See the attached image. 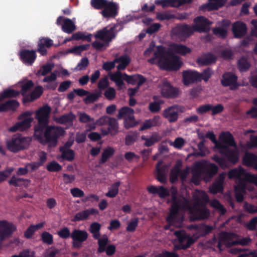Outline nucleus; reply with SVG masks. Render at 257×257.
<instances>
[{"label": "nucleus", "instance_id": "nucleus-25", "mask_svg": "<svg viewBox=\"0 0 257 257\" xmlns=\"http://www.w3.org/2000/svg\"><path fill=\"white\" fill-rule=\"evenodd\" d=\"M53 45V41L48 37L40 38L38 42L37 52L42 56L47 54V48H50Z\"/></svg>", "mask_w": 257, "mask_h": 257}, {"label": "nucleus", "instance_id": "nucleus-54", "mask_svg": "<svg viewBox=\"0 0 257 257\" xmlns=\"http://www.w3.org/2000/svg\"><path fill=\"white\" fill-rule=\"evenodd\" d=\"M114 153L113 148L108 147L104 150L100 160V163H104L107 160L111 157Z\"/></svg>", "mask_w": 257, "mask_h": 257}, {"label": "nucleus", "instance_id": "nucleus-37", "mask_svg": "<svg viewBox=\"0 0 257 257\" xmlns=\"http://www.w3.org/2000/svg\"><path fill=\"white\" fill-rule=\"evenodd\" d=\"M248 185L246 184L245 180H241L235 186V197L237 201L241 202L243 200V195L245 190L247 188Z\"/></svg>", "mask_w": 257, "mask_h": 257}, {"label": "nucleus", "instance_id": "nucleus-40", "mask_svg": "<svg viewBox=\"0 0 257 257\" xmlns=\"http://www.w3.org/2000/svg\"><path fill=\"white\" fill-rule=\"evenodd\" d=\"M110 79L112 81L115 82L116 85L119 89H121L124 85L123 80H124L125 76L124 73H121L119 70L113 73L109 74Z\"/></svg>", "mask_w": 257, "mask_h": 257}, {"label": "nucleus", "instance_id": "nucleus-36", "mask_svg": "<svg viewBox=\"0 0 257 257\" xmlns=\"http://www.w3.org/2000/svg\"><path fill=\"white\" fill-rule=\"evenodd\" d=\"M242 164L257 170V156L250 153H246L242 159Z\"/></svg>", "mask_w": 257, "mask_h": 257}, {"label": "nucleus", "instance_id": "nucleus-44", "mask_svg": "<svg viewBox=\"0 0 257 257\" xmlns=\"http://www.w3.org/2000/svg\"><path fill=\"white\" fill-rule=\"evenodd\" d=\"M114 62L119 64L116 66L118 70H122L125 69L131 62L130 58L126 55H122L114 59Z\"/></svg>", "mask_w": 257, "mask_h": 257}, {"label": "nucleus", "instance_id": "nucleus-21", "mask_svg": "<svg viewBox=\"0 0 257 257\" xmlns=\"http://www.w3.org/2000/svg\"><path fill=\"white\" fill-rule=\"evenodd\" d=\"M36 51L33 50L22 49L19 52V57L24 64L31 66L36 59Z\"/></svg>", "mask_w": 257, "mask_h": 257}, {"label": "nucleus", "instance_id": "nucleus-32", "mask_svg": "<svg viewBox=\"0 0 257 257\" xmlns=\"http://www.w3.org/2000/svg\"><path fill=\"white\" fill-rule=\"evenodd\" d=\"M156 179L161 183H165L166 181V175L168 172L167 166H162V161H159L156 166Z\"/></svg>", "mask_w": 257, "mask_h": 257}, {"label": "nucleus", "instance_id": "nucleus-18", "mask_svg": "<svg viewBox=\"0 0 257 257\" xmlns=\"http://www.w3.org/2000/svg\"><path fill=\"white\" fill-rule=\"evenodd\" d=\"M51 108L48 106H44L36 112V119L38 120V124L35 126H40L41 128L45 127L48 123V119Z\"/></svg>", "mask_w": 257, "mask_h": 257}, {"label": "nucleus", "instance_id": "nucleus-33", "mask_svg": "<svg viewBox=\"0 0 257 257\" xmlns=\"http://www.w3.org/2000/svg\"><path fill=\"white\" fill-rule=\"evenodd\" d=\"M173 53L185 56L191 52V49L185 45L181 44L173 43L169 48Z\"/></svg>", "mask_w": 257, "mask_h": 257}, {"label": "nucleus", "instance_id": "nucleus-1", "mask_svg": "<svg viewBox=\"0 0 257 257\" xmlns=\"http://www.w3.org/2000/svg\"><path fill=\"white\" fill-rule=\"evenodd\" d=\"M151 64L158 63L160 67L166 71H177L183 65L180 57L173 53L169 48L157 46L153 56L148 60Z\"/></svg>", "mask_w": 257, "mask_h": 257}, {"label": "nucleus", "instance_id": "nucleus-55", "mask_svg": "<svg viewBox=\"0 0 257 257\" xmlns=\"http://www.w3.org/2000/svg\"><path fill=\"white\" fill-rule=\"evenodd\" d=\"M108 130L111 135H115L118 131V123L115 118L110 117L108 123Z\"/></svg>", "mask_w": 257, "mask_h": 257}, {"label": "nucleus", "instance_id": "nucleus-61", "mask_svg": "<svg viewBox=\"0 0 257 257\" xmlns=\"http://www.w3.org/2000/svg\"><path fill=\"white\" fill-rule=\"evenodd\" d=\"M62 153V157L67 160L72 161L74 157V153L73 150L65 148H60Z\"/></svg>", "mask_w": 257, "mask_h": 257}, {"label": "nucleus", "instance_id": "nucleus-34", "mask_svg": "<svg viewBox=\"0 0 257 257\" xmlns=\"http://www.w3.org/2000/svg\"><path fill=\"white\" fill-rule=\"evenodd\" d=\"M219 142L222 145L227 146L236 147L232 135L229 132H223L219 135Z\"/></svg>", "mask_w": 257, "mask_h": 257}, {"label": "nucleus", "instance_id": "nucleus-15", "mask_svg": "<svg viewBox=\"0 0 257 257\" xmlns=\"http://www.w3.org/2000/svg\"><path fill=\"white\" fill-rule=\"evenodd\" d=\"M193 30L191 26L187 24H184L176 26L172 30V35L180 39L184 40L192 35Z\"/></svg>", "mask_w": 257, "mask_h": 257}, {"label": "nucleus", "instance_id": "nucleus-26", "mask_svg": "<svg viewBox=\"0 0 257 257\" xmlns=\"http://www.w3.org/2000/svg\"><path fill=\"white\" fill-rule=\"evenodd\" d=\"M199 72L195 70H187L182 72L183 83L188 85L199 81Z\"/></svg>", "mask_w": 257, "mask_h": 257}, {"label": "nucleus", "instance_id": "nucleus-24", "mask_svg": "<svg viewBox=\"0 0 257 257\" xmlns=\"http://www.w3.org/2000/svg\"><path fill=\"white\" fill-rule=\"evenodd\" d=\"M161 90L162 96H176L178 89L174 87L168 81L164 80L159 85Z\"/></svg>", "mask_w": 257, "mask_h": 257}, {"label": "nucleus", "instance_id": "nucleus-20", "mask_svg": "<svg viewBox=\"0 0 257 257\" xmlns=\"http://www.w3.org/2000/svg\"><path fill=\"white\" fill-rule=\"evenodd\" d=\"M16 230V226L11 222L6 220L0 221V240L6 239Z\"/></svg>", "mask_w": 257, "mask_h": 257}, {"label": "nucleus", "instance_id": "nucleus-62", "mask_svg": "<svg viewBox=\"0 0 257 257\" xmlns=\"http://www.w3.org/2000/svg\"><path fill=\"white\" fill-rule=\"evenodd\" d=\"M73 38H74L75 40H82V41H87L88 42H91V35L88 34L86 35L84 33L81 32H77L73 34Z\"/></svg>", "mask_w": 257, "mask_h": 257}, {"label": "nucleus", "instance_id": "nucleus-39", "mask_svg": "<svg viewBox=\"0 0 257 257\" xmlns=\"http://www.w3.org/2000/svg\"><path fill=\"white\" fill-rule=\"evenodd\" d=\"M209 3L203 5L201 8L203 9H207L210 11L212 10H217L219 8L222 7L226 3L227 0H208Z\"/></svg>", "mask_w": 257, "mask_h": 257}, {"label": "nucleus", "instance_id": "nucleus-43", "mask_svg": "<svg viewBox=\"0 0 257 257\" xmlns=\"http://www.w3.org/2000/svg\"><path fill=\"white\" fill-rule=\"evenodd\" d=\"M189 228H194L196 231L197 236H204L210 233L213 227L212 226L200 224L199 225H190Z\"/></svg>", "mask_w": 257, "mask_h": 257}, {"label": "nucleus", "instance_id": "nucleus-50", "mask_svg": "<svg viewBox=\"0 0 257 257\" xmlns=\"http://www.w3.org/2000/svg\"><path fill=\"white\" fill-rule=\"evenodd\" d=\"M237 67L240 72H246L249 69L250 64L246 58L242 57L238 60Z\"/></svg>", "mask_w": 257, "mask_h": 257}, {"label": "nucleus", "instance_id": "nucleus-12", "mask_svg": "<svg viewBox=\"0 0 257 257\" xmlns=\"http://www.w3.org/2000/svg\"><path fill=\"white\" fill-rule=\"evenodd\" d=\"M117 117L119 119L122 118L124 119V126L126 129L133 127L139 123L135 119L134 109L128 107L121 108L118 111Z\"/></svg>", "mask_w": 257, "mask_h": 257}, {"label": "nucleus", "instance_id": "nucleus-4", "mask_svg": "<svg viewBox=\"0 0 257 257\" xmlns=\"http://www.w3.org/2000/svg\"><path fill=\"white\" fill-rule=\"evenodd\" d=\"M45 127L41 128L40 126H35L34 136L41 144H49L50 147H55L57 143V139L64 135L65 131L61 126H48L43 134Z\"/></svg>", "mask_w": 257, "mask_h": 257}, {"label": "nucleus", "instance_id": "nucleus-5", "mask_svg": "<svg viewBox=\"0 0 257 257\" xmlns=\"http://www.w3.org/2000/svg\"><path fill=\"white\" fill-rule=\"evenodd\" d=\"M217 167L214 164H207L206 161L196 162L192 169V181L196 185L199 184L202 177L207 182L216 174Z\"/></svg>", "mask_w": 257, "mask_h": 257}, {"label": "nucleus", "instance_id": "nucleus-53", "mask_svg": "<svg viewBox=\"0 0 257 257\" xmlns=\"http://www.w3.org/2000/svg\"><path fill=\"white\" fill-rule=\"evenodd\" d=\"M163 100H156L149 105V110L153 113L159 112L161 110V105L164 104Z\"/></svg>", "mask_w": 257, "mask_h": 257}, {"label": "nucleus", "instance_id": "nucleus-59", "mask_svg": "<svg viewBox=\"0 0 257 257\" xmlns=\"http://www.w3.org/2000/svg\"><path fill=\"white\" fill-rule=\"evenodd\" d=\"M213 74L212 69L208 67L204 69L202 73L199 72V82L203 80L205 82L207 81Z\"/></svg>", "mask_w": 257, "mask_h": 257}, {"label": "nucleus", "instance_id": "nucleus-58", "mask_svg": "<svg viewBox=\"0 0 257 257\" xmlns=\"http://www.w3.org/2000/svg\"><path fill=\"white\" fill-rule=\"evenodd\" d=\"M98 240V248L97 251L102 252L105 250L106 246L108 242V239L106 235H103L102 237H99Z\"/></svg>", "mask_w": 257, "mask_h": 257}, {"label": "nucleus", "instance_id": "nucleus-28", "mask_svg": "<svg viewBox=\"0 0 257 257\" xmlns=\"http://www.w3.org/2000/svg\"><path fill=\"white\" fill-rule=\"evenodd\" d=\"M193 206L205 205L209 202V197L205 192L197 190L193 194Z\"/></svg>", "mask_w": 257, "mask_h": 257}, {"label": "nucleus", "instance_id": "nucleus-17", "mask_svg": "<svg viewBox=\"0 0 257 257\" xmlns=\"http://www.w3.org/2000/svg\"><path fill=\"white\" fill-rule=\"evenodd\" d=\"M194 24L191 27L194 32H208L209 30V26L211 25L207 18L204 16H198L194 19Z\"/></svg>", "mask_w": 257, "mask_h": 257}, {"label": "nucleus", "instance_id": "nucleus-7", "mask_svg": "<svg viewBox=\"0 0 257 257\" xmlns=\"http://www.w3.org/2000/svg\"><path fill=\"white\" fill-rule=\"evenodd\" d=\"M206 138L209 139L215 144V148L219 150L221 154L224 155L229 162L232 164H236L239 159V153L236 150H230L228 147L222 145L216 140V137L212 132H208L205 134Z\"/></svg>", "mask_w": 257, "mask_h": 257}, {"label": "nucleus", "instance_id": "nucleus-47", "mask_svg": "<svg viewBox=\"0 0 257 257\" xmlns=\"http://www.w3.org/2000/svg\"><path fill=\"white\" fill-rule=\"evenodd\" d=\"M76 29V26L72 21L69 18H65L64 24L62 25V30L65 33L71 34Z\"/></svg>", "mask_w": 257, "mask_h": 257}, {"label": "nucleus", "instance_id": "nucleus-31", "mask_svg": "<svg viewBox=\"0 0 257 257\" xmlns=\"http://www.w3.org/2000/svg\"><path fill=\"white\" fill-rule=\"evenodd\" d=\"M75 115L71 112L60 116L53 117V120L58 123L72 125L73 120L75 119Z\"/></svg>", "mask_w": 257, "mask_h": 257}, {"label": "nucleus", "instance_id": "nucleus-16", "mask_svg": "<svg viewBox=\"0 0 257 257\" xmlns=\"http://www.w3.org/2000/svg\"><path fill=\"white\" fill-rule=\"evenodd\" d=\"M238 77L233 73L230 72H225L222 75L221 84L223 86H229L232 90L238 88L239 85L237 82Z\"/></svg>", "mask_w": 257, "mask_h": 257}, {"label": "nucleus", "instance_id": "nucleus-63", "mask_svg": "<svg viewBox=\"0 0 257 257\" xmlns=\"http://www.w3.org/2000/svg\"><path fill=\"white\" fill-rule=\"evenodd\" d=\"M157 19L160 21L169 20L171 19H175L176 16L174 14H171L168 12H164L158 13L157 14Z\"/></svg>", "mask_w": 257, "mask_h": 257}, {"label": "nucleus", "instance_id": "nucleus-45", "mask_svg": "<svg viewBox=\"0 0 257 257\" xmlns=\"http://www.w3.org/2000/svg\"><path fill=\"white\" fill-rule=\"evenodd\" d=\"M75 94L78 96H101V93L100 92L96 94H90L88 91L83 89H74L73 91L69 93L67 96H75Z\"/></svg>", "mask_w": 257, "mask_h": 257}, {"label": "nucleus", "instance_id": "nucleus-29", "mask_svg": "<svg viewBox=\"0 0 257 257\" xmlns=\"http://www.w3.org/2000/svg\"><path fill=\"white\" fill-rule=\"evenodd\" d=\"M17 122L13 126L10 127L8 130L10 132H15L17 131H23L29 128L31 123L33 120V118H25L24 119Z\"/></svg>", "mask_w": 257, "mask_h": 257}, {"label": "nucleus", "instance_id": "nucleus-41", "mask_svg": "<svg viewBox=\"0 0 257 257\" xmlns=\"http://www.w3.org/2000/svg\"><path fill=\"white\" fill-rule=\"evenodd\" d=\"M98 213L97 209L94 208H90L80 211L76 213L72 219L73 221H77L86 219L91 214H96Z\"/></svg>", "mask_w": 257, "mask_h": 257}, {"label": "nucleus", "instance_id": "nucleus-48", "mask_svg": "<svg viewBox=\"0 0 257 257\" xmlns=\"http://www.w3.org/2000/svg\"><path fill=\"white\" fill-rule=\"evenodd\" d=\"M78 115L79 117V120L82 123H87L88 122H92L90 124V127L91 129L93 130L95 128V123L94 122V118L91 117L88 114L84 112H78Z\"/></svg>", "mask_w": 257, "mask_h": 257}, {"label": "nucleus", "instance_id": "nucleus-52", "mask_svg": "<svg viewBox=\"0 0 257 257\" xmlns=\"http://www.w3.org/2000/svg\"><path fill=\"white\" fill-rule=\"evenodd\" d=\"M211 207L214 208L220 215H224L226 212V209L217 199H213L209 202Z\"/></svg>", "mask_w": 257, "mask_h": 257}, {"label": "nucleus", "instance_id": "nucleus-23", "mask_svg": "<svg viewBox=\"0 0 257 257\" xmlns=\"http://www.w3.org/2000/svg\"><path fill=\"white\" fill-rule=\"evenodd\" d=\"M118 6L116 3L108 1L101 14L105 18H115L118 14Z\"/></svg>", "mask_w": 257, "mask_h": 257}, {"label": "nucleus", "instance_id": "nucleus-6", "mask_svg": "<svg viewBox=\"0 0 257 257\" xmlns=\"http://www.w3.org/2000/svg\"><path fill=\"white\" fill-rule=\"evenodd\" d=\"M237 235L233 233L222 232L220 234L217 246L220 250H223V246L230 247L238 244L246 245L251 241L249 237L236 239Z\"/></svg>", "mask_w": 257, "mask_h": 257}, {"label": "nucleus", "instance_id": "nucleus-8", "mask_svg": "<svg viewBox=\"0 0 257 257\" xmlns=\"http://www.w3.org/2000/svg\"><path fill=\"white\" fill-rule=\"evenodd\" d=\"M126 24V21L124 20L121 21L119 23H116L109 28L108 26L105 27L102 29L97 31L94 36L95 38L99 39L108 44L116 37V33L122 30L123 25Z\"/></svg>", "mask_w": 257, "mask_h": 257}, {"label": "nucleus", "instance_id": "nucleus-22", "mask_svg": "<svg viewBox=\"0 0 257 257\" xmlns=\"http://www.w3.org/2000/svg\"><path fill=\"white\" fill-rule=\"evenodd\" d=\"M231 30L235 38L240 39L246 35L247 28L244 23L238 21L232 24Z\"/></svg>", "mask_w": 257, "mask_h": 257}, {"label": "nucleus", "instance_id": "nucleus-30", "mask_svg": "<svg viewBox=\"0 0 257 257\" xmlns=\"http://www.w3.org/2000/svg\"><path fill=\"white\" fill-rule=\"evenodd\" d=\"M225 177V174L222 173L219 175L215 182L209 187L210 193L215 194L217 193H221L223 190V183Z\"/></svg>", "mask_w": 257, "mask_h": 257}, {"label": "nucleus", "instance_id": "nucleus-9", "mask_svg": "<svg viewBox=\"0 0 257 257\" xmlns=\"http://www.w3.org/2000/svg\"><path fill=\"white\" fill-rule=\"evenodd\" d=\"M31 141V139L29 137L15 135L7 141L6 146L8 150L15 153L28 148Z\"/></svg>", "mask_w": 257, "mask_h": 257}, {"label": "nucleus", "instance_id": "nucleus-60", "mask_svg": "<svg viewBox=\"0 0 257 257\" xmlns=\"http://www.w3.org/2000/svg\"><path fill=\"white\" fill-rule=\"evenodd\" d=\"M107 2V0H91L90 4L95 10H103Z\"/></svg>", "mask_w": 257, "mask_h": 257}, {"label": "nucleus", "instance_id": "nucleus-19", "mask_svg": "<svg viewBox=\"0 0 257 257\" xmlns=\"http://www.w3.org/2000/svg\"><path fill=\"white\" fill-rule=\"evenodd\" d=\"M88 236V234L84 230L74 229L71 235L73 239L72 245L74 248H79L82 246V243L86 241Z\"/></svg>", "mask_w": 257, "mask_h": 257}, {"label": "nucleus", "instance_id": "nucleus-14", "mask_svg": "<svg viewBox=\"0 0 257 257\" xmlns=\"http://www.w3.org/2000/svg\"><path fill=\"white\" fill-rule=\"evenodd\" d=\"M183 112V109L182 107L174 105L165 108L162 115L170 123H172L177 121L179 113Z\"/></svg>", "mask_w": 257, "mask_h": 257}, {"label": "nucleus", "instance_id": "nucleus-51", "mask_svg": "<svg viewBox=\"0 0 257 257\" xmlns=\"http://www.w3.org/2000/svg\"><path fill=\"white\" fill-rule=\"evenodd\" d=\"M197 148L199 150L198 152L193 153L191 154L192 156L198 157H204L209 154V151L204 146V141H201L197 145Z\"/></svg>", "mask_w": 257, "mask_h": 257}, {"label": "nucleus", "instance_id": "nucleus-64", "mask_svg": "<svg viewBox=\"0 0 257 257\" xmlns=\"http://www.w3.org/2000/svg\"><path fill=\"white\" fill-rule=\"evenodd\" d=\"M212 33L215 36L222 39L225 38L227 35V30L221 27H216L213 28L212 30Z\"/></svg>", "mask_w": 257, "mask_h": 257}, {"label": "nucleus", "instance_id": "nucleus-56", "mask_svg": "<svg viewBox=\"0 0 257 257\" xmlns=\"http://www.w3.org/2000/svg\"><path fill=\"white\" fill-rule=\"evenodd\" d=\"M120 184V182H117L113 184L109 188L108 191L105 194V196L110 198L115 197L118 194V187Z\"/></svg>", "mask_w": 257, "mask_h": 257}, {"label": "nucleus", "instance_id": "nucleus-13", "mask_svg": "<svg viewBox=\"0 0 257 257\" xmlns=\"http://www.w3.org/2000/svg\"><path fill=\"white\" fill-rule=\"evenodd\" d=\"M174 234L177 238L179 243L178 245L175 246V248L177 249L187 248L195 242V240L183 230L175 231Z\"/></svg>", "mask_w": 257, "mask_h": 257}, {"label": "nucleus", "instance_id": "nucleus-3", "mask_svg": "<svg viewBox=\"0 0 257 257\" xmlns=\"http://www.w3.org/2000/svg\"><path fill=\"white\" fill-rule=\"evenodd\" d=\"M13 87L20 88V90H15L11 87L5 89L1 94L0 96H41L43 93V88L42 86H35L32 80L23 78Z\"/></svg>", "mask_w": 257, "mask_h": 257}, {"label": "nucleus", "instance_id": "nucleus-2", "mask_svg": "<svg viewBox=\"0 0 257 257\" xmlns=\"http://www.w3.org/2000/svg\"><path fill=\"white\" fill-rule=\"evenodd\" d=\"M171 196L172 205L169 215L167 218L169 224L164 227L165 229H170L171 226L178 228L182 226L184 219L182 210L188 205V200L182 196H178L176 189L172 188Z\"/></svg>", "mask_w": 257, "mask_h": 257}, {"label": "nucleus", "instance_id": "nucleus-38", "mask_svg": "<svg viewBox=\"0 0 257 257\" xmlns=\"http://www.w3.org/2000/svg\"><path fill=\"white\" fill-rule=\"evenodd\" d=\"M147 190L151 194H158L161 198H165L169 195V190L162 186L158 187L153 185L149 186Z\"/></svg>", "mask_w": 257, "mask_h": 257}, {"label": "nucleus", "instance_id": "nucleus-57", "mask_svg": "<svg viewBox=\"0 0 257 257\" xmlns=\"http://www.w3.org/2000/svg\"><path fill=\"white\" fill-rule=\"evenodd\" d=\"M141 138L143 140L145 141L144 145L146 147L152 146L159 141V139L156 135H153L148 138L145 136H142Z\"/></svg>", "mask_w": 257, "mask_h": 257}, {"label": "nucleus", "instance_id": "nucleus-46", "mask_svg": "<svg viewBox=\"0 0 257 257\" xmlns=\"http://www.w3.org/2000/svg\"><path fill=\"white\" fill-rule=\"evenodd\" d=\"M19 106V103L15 100H9L0 105V112L14 110Z\"/></svg>", "mask_w": 257, "mask_h": 257}, {"label": "nucleus", "instance_id": "nucleus-11", "mask_svg": "<svg viewBox=\"0 0 257 257\" xmlns=\"http://www.w3.org/2000/svg\"><path fill=\"white\" fill-rule=\"evenodd\" d=\"M228 178H236V182L238 184L239 181L245 180L246 184H249V183H253L257 186V175L246 174H245V171L241 167L233 169L228 173Z\"/></svg>", "mask_w": 257, "mask_h": 257}, {"label": "nucleus", "instance_id": "nucleus-42", "mask_svg": "<svg viewBox=\"0 0 257 257\" xmlns=\"http://www.w3.org/2000/svg\"><path fill=\"white\" fill-rule=\"evenodd\" d=\"M216 61V57L211 53H208L197 58L196 62L200 66L210 65Z\"/></svg>", "mask_w": 257, "mask_h": 257}, {"label": "nucleus", "instance_id": "nucleus-27", "mask_svg": "<svg viewBox=\"0 0 257 257\" xmlns=\"http://www.w3.org/2000/svg\"><path fill=\"white\" fill-rule=\"evenodd\" d=\"M124 75L125 76L124 81L129 84L141 86L147 81V79L141 74L129 75L124 73Z\"/></svg>", "mask_w": 257, "mask_h": 257}, {"label": "nucleus", "instance_id": "nucleus-10", "mask_svg": "<svg viewBox=\"0 0 257 257\" xmlns=\"http://www.w3.org/2000/svg\"><path fill=\"white\" fill-rule=\"evenodd\" d=\"M185 210H188L190 214V219L192 220H201L207 219L210 216L209 210L205 207V205L192 206L189 204L188 201L187 206L184 207L182 210V213Z\"/></svg>", "mask_w": 257, "mask_h": 257}, {"label": "nucleus", "instance_id": "nucleus-35", "mask_svg": "<svg viewBox=\"0 0 257 257\" xmlns=\"http://www.w3.org/2000/svg\"><path fill=\"white\" fill-rule=\"evenodd\" d=\"M161 124V118L159 115L154 116L152 118L146 120L141 125L139 130L141 131L148 130L153 126Z\"/></svg>", "mask_w": 257, "mask_h": 257}, {"label": "nucleus", "instance_id": "nucleus-49", "mask_svg": "<svg viewBox=\"0 0 257 257\" xmlns=\"http://www.w3.org/2000/svg\"><path fill=\"white\" fill-rule=\"evenodd\" d=\"M101 226V224L98 222H93L90 224L89 231L92 234V236L94 239H98L100 236Z\"/></svg>", "mask_w": 257, "mask_h": 257}]
</instances>
